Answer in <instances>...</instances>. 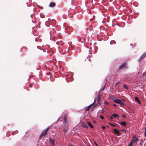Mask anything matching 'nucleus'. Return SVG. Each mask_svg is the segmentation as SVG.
<instances>
[{
    "label": "nucleus",
    "instance_id": "6ab92c4d",
    "mask_svg": "<svg viewBox=\"0 0 146 146\" xmlns=\"http://www.w3.org/2000/svg\"><path fill=\"white\" fill-rule=\"evenodd\" d=\"M89 106L86 107L85 109V111H88L89 110Z\"/></svg>",
    "mask_w": 146,
    "mask_h": 146
},
{
    "label": "nucleus",
    "instance_id": "c03bdc74",
    "mask_svg": "<svg viewBox=\"0 0 146 146\" xmlns=\"http://www.w3.org/2000/svg\"><path fill=\"white\" fill-rule=\"evenodd\" d=\"M54 29H54V28H52V30H54Z\"/></svg>",
    "mask_w": 146,
    "mask_h": 146
},
{
    "label": "nucleus",
    "instance_id": "f8f14e48",
    "mask_svg": "<svg viewBox=\"0 0 146 146\" xmlns=\"http://www.w3.org/2000/svg\"><path fill=\"white\" fill-rule=\"evenodd\" d=\"M87 124H88L89 126L91 128H92L94 127V126L92 125L90 122H88Z\"/></svg>",
    "mask_w": 146,
    "mask_h": 146
},
{
    "label": "nucleus",
    "instance_id": "4be33fe9",
    "mask_svg": "<svg viewBox=\"0 0 146 146\" xmlns=\"http://www.w3.org/2000/svg\"><path fill=\"white\" fill-rule=\"evenodd\" d=\"M133 142L131 141L130 142V143L128 145H132V144L133 143H134Z\"/></svg>",
    "mask_w": 146,
    "mask_h": 146
},
{
    "label": "nucleus",
    "instance_id": "7ed1b4c3",
    "mask_svg": "<svg viewBox=\"0 0 146 146\" xmlns=\"http://www.w3.org/2000/svg\"><path fill=\"white\" fill-rule=\"evenodd\" d=\"M55 140L54 139H52L51 138H49V142L50 145L52 146H54L55 145Z\"/></svg>",
    "mask_w": 146,
    "mask_h": 146
},
{
    "label": "nucleus",
    "instance_id": "09e8293b",
    "mask_svg": "<svg viewBox=\"0 0 146 146\" xmlns=\"http://www.w3.org/2000/svg\"><path fill=\"white\" fill-rule=\"evenodd\" d=\"M122 100L123 101V100Z\"/></svg>",
    "mask_w": 146,
    "mask_h": 146
},
{
    "label": "nucleus",
    "instance_id": "bb28decb",
    "mask_svg": "<svg viewBox=\"0 0 146 146\" xmlns=\"http://www.w3.org/2000/svg\"><path fill=\"white\" fill-rule=\"evenodd\" d=\"M68 16L70 18H72L73 17V15H71L70 16V14H68Z\"/></svg>",
    "mask_w": 146,
    "mask_h": 146
},
{
    "label": "nucleus",
    "instance_id": "7c9ffc66",
    "mask_svg": "<svg viewBox=\"0 0 146 146\" xmlns=\"http://www.w3.org/2000/svg\"><path fill=\"white\" fill-rule=\"evenodd\" d=\"M144 136L145 137H146V131L145 132H144Z\"/></svg>",
    "mask_w": 146,
    "mask_h": 146
},
{
    "label": "nucleus",
    "instance_id": "ea45409f",
    "mask_svg": "<svg viewBox=\"0 0 146 146\" xmlns=\"http://www.w3.org/2000/svg\"><path fill=\"white\" fill-rule=\"evenodd\" d=\"M70 81H71L72 80V78H70Z\"/></svg>",
    "mask_w": 146,
    "mask_h": 146
},
{
    "label": "nucleus",
    "instance_id": "72a5a7b5",
    "mask_svg": "<svg viewBox=\"0 0 146 146\" xmlns=\"http://www.w3.org/2000/svg\"><path fill=\"white\" fill-rule=\"evenodd\" d=\"M113 117L112 116H111L110 117V118L111 119H113Z\"/></svg>",
    "mask_w": 146,
    "mask_h": 146
},
{
    "label": "nucleus",
    "instance_id": "c85d7f7f",
    "mask_svg": "<svg viewBox=\"0 0 146 146\" xmlns=\"http://www.w3.org/2000/svg\"><path fill=\"white\" fill-rule=\"evenodd\" d=\"M96 101H94V102L92 103V104H90V106H92V105H93L94 104V103L96 102Z\"/></svg>",
    "mask_w": 146,
    "mask_h": 146
},
{
    "label": "nucleus",
    "instance_id": "f704fd0d",
    "mask_svg": "<svg viewBox=\"0 0 146 146\" xmlns=\"http://www.w3.org/2000/svg\"><path fill=\"white\" fill-rule=\"evenodd\" d=\"M113 100H118V101H119V100H120L119 99H114Z\"/></svg>",
    "mask_w": 146,
    "mask_h": 146
},
{
    "label": "nucleus",
    "instance_id": "dca6fc26",
    "mask_svg": "<svg viewBox=\"0 0 146 146\" xmlns=\"http://www.w3.org/2000/svg\"><path fill=\"white\" fill-rule=\"evenodd\" d=\"M63 119H64V122H65V123H68V122H67V120H66V117L65 116H64V117Z\"/></svg>",
    "mask_w": 146,
    "mask_h": 146
},
{
    "label": "nucleus",
    "instance_id": "423d86ee",
    "mask_svg": "<svg viewBox=\"0 0 146 146\" xmlns=\"http://www.w3.org/2000/svg\"><path fill=\"white\" fill-rule=\"evenodd\" d=\"M117 104H119L122 106H124L125 105V104L122 101H114Z\"/></svg>",
    "mask_w": 146,
    "mask_h": 146
},
{
    "label": "nucleus",
    "instance_id": "a878e982",
    "mask_svg": "<svg viewBox=\"0 0 146 146\" xmlns=\"http://www.w3.org/2000/svg\"><path fill=\"white\" fill-rule=\"evenodd\" d=\"M100 117L102 119H104V117L102 115H100Z\"/></svg>",
    "mask_w": 146,
    "mask_h": 146
},
{
    "label": "nucleus",
    "instance_id": "49530a36",
    "mask_svg": "<svg viewBox=\"0 0 146 146\" xmlns=\"http://www.w3.org/2000/svg\"><path fill=\"white\" fill-rule=\"evenodd\" d=\"M128 146H132V145H128Z\"/></svg>",
    "mask_w": 146,
    "mask_h": 146
},
{
    "label": "nucleus",
    "instance_id": "a19ab883",
    "mask_svg": "<svg viewBox=\"0 0 146 146\" xmlns=\"http://www.w3.org/2000/svg\"><path fill=\"white\" fill-rule=\"evenodd\" d=\"M58 49H59V52H60V49H59L60 47H58Z\"/></svg>",
    "mask_w": 146,
    "mask_h": 146
},
{
    "label": "nucleus",
    "instance_id": "473e14b6",
    "mask_svg": "<svg viewBox=\"0 0 146 146\" xmlns=\"http://www.w3.org/2000/svg\"><path fill=\"white\" fill-rule=\"evenodd\" d=\"M102 128L103 129H104L106 128V127L105 126H102Z\"/></svg>",
    "mask_w": 146,
    "mask_h": 146
},
{
    "label": "nucleus",
    "instance_id": "aec40b11",
    "mask_svg": "<svg viewBox=\"0 0 146 146\" xmlns=\"http://www.w3.org/2000/svg\"><path fill=\"white\" fill-rule=\"evenodd\" d=\"M15 132H16V133H18V130H16L13 131V132H12V134L13 135H14L15 134V133H14Z\"/></svg>",
    "mask_w": 146,
    "mask_h": 146
},
{
    "label": "nucleus",
    "instance_id": "79ce46f5",
    "mask_svg": "<svg viewBox=\"0 0 146 146\" xmlns=\"http://www.w3.org/2000/svg\"><path fill=\"white\" fill-rule=\"evenodd\" d=\"M47 52L48 53H49V50H47Z\"/></svg>",
    "mask_w": 146,
    "mask_h": 146
},
{
    "label": "nucleus",
    "instance_id": "c756f323",
    "mask_svg": "<svg viewBox=\"0 0 146 146\" xmlns=\"http://www.w3.org/2000/svg\"><path fill=\"white\" fill-rule=\"evenodd\" d=\"M143 139H141L140 140V142L141 143H143Z\"/></svg>",
    "mask_w": 146,
    "mask_h": 146
},
{
    "label": "nucleus",
    "instance_id": "412c9836",
    "mask_svg": "<svg viewBox=\"0 0 146 146\" xmlns=\"http://www.w3.org/2000/svg\"><path fill=\"white\" fill-rule=\"evenodd\" d=\"M121 131H123V133H125L126 132V131L123 129H121Z\"/></svg>",
    "mask_w": 146,
    "mask_h": 146
},
{
    "label": "nucleus",
    "instance_id": "1a4fd4ad",
    "mask_svg": "<svg viewBox=\"0 0 146 146\" xmlns=\"http://www.w3.org/2000/svg\"><path fill=\"white\" fill-rule=\"evenodd\" d=\"M56 44L58 45L62 46L63 45V43L62 41L61 40L60 41H57L56 42Z\"/></svg>",
    "mask_w": 146,
    "mask_h": 146
},
{
    "label": "nucleus",
    "instance_id": "ddd939ff",
    "mask_svg": "<svg viewBox=\"0 0 146 146\" xmlns=\"http://www.w3.org/2000/svg\"><path fill=\"white\" fill-rule=\"evenodd\" d=\"M55 5V4L54 3H51L49 5V7H53Z\"/></svg>",
    "mask_w": 146,
    "mask_h": 146
},
{
    "label": "nucleus",
    "instance_id": "f257e3e1",
    "mask_svg": "<svg viewBox=\"0 0 146 146\" xmlns=\"http://www.w3.org/2000/svg\"><path fill=\"white\" fill-rule=\"evenodd\" d=\"M63 127V131L65 133L68 131V123H64Z\"/></svg>",
    "mask_w": 146,
    "mask_h": 146
},
{
    "label": "nucleus",
    "instance_id": "2eb2a0df",
    "mask_svg": "<svg viewBox=\"0 0 146 146\" xmlns=\"http://www.w3.org/2000/svg\"><path fill=\"white\" fill-rule=\"evenodd\" d=\"M100 100V97L98 95L97 96L96 98L94 100L96 101V100Z\"/></svg>",
    "mask_w": 146,
    "mask_h": 146
},
{
    "label": "nucleus",
    "instance_id": "c9c22d12",
    "mask_svg": "<svg viewBox=\"0 0 146 146\" xmlns=\"http://www.w3.org/2000/svg\"><path fill=\"white\" fill-rule=\"evenodd\" d=\"M122 116H123V117L124 118H125V115H122Z\"/></svg>",
    "mask_w": 146,
    "mask_h": 146
},
{
    "label": "nucleus",
    "instance_id": "4468645a",
    "mask_svg": "<svg viewBox=\"0 0 146 146\" xmlns=\"http://www.w3.org/2000/svg\"><path fill=\"white\" fill-rule=\"evenodd\" d=\"M82 126L83 127H84L85 128H86V129H88V127L87 126V125L86 124H85L84 123H83L82 124Z\"/></svg>",
    "mask_w": 146,
    "mask_h": 146
},
{
    "label": "nucleus",
    "instance_id": "9b49d317",
    "mask_svg": "<svg viewBox=\"0 0 146 146\" xmlns=\"http://www.w3.org/2000/svg\"><path fill=\"white\" fill-rule=\"evenodd\" d=\"M112 115L113 117L114 118H116L117 117H119V115L117 114L113 113Z\"/></svg>",
    "mask_w": 146,
    "mask_h": 146
},
{
    "label": "nucleus",
    "instance_id": "de8ad7c7",
    "mask_svg": "<svg viewBox=\"0 0 146 146\" xmlns=\"http://www.w3.org/2000/svg\"><path fill=\"white\" fill-rule=\"evenodd\" d=\"M97 102H98V103H99V101H97Z\"/></svg>",
    "mask_w": 146,
    "mask_h": 146
},
{
    "label": "nucleus",
    "instance_id": "4c0bfd02",
    "mask_svg": "<svg viewBox=\"0 0 146 146\" xmlns=\"http://www.w3.org/2000/svg\"><path fill=\"white\" fill-rule=\"evenodd\" d=\"M113 105L115 106H116V105L115 104H113Z\"/></svg>",
    "mask_w": 146,
    "mask_h": 146
},
{
    "label": "nucleus",
    "instance_id": "a211bd4d",
    "mask_svg": "<svg viewBox=\"0 0 146 146\" xmlns=\"http://www.w3.org/2000/svg\"><path fill=\"white\" fill-rule=\"evenodd\" d=\"M55 32L54 31H51L50 32V36H53V35H52V34L53 33H54Z\"/></svg>",
    "mask_w": 146,
    "mask_h": 146
},
{
    "label": "nucleus",
    "instance_id": "6e6552de",
    "mask_svg": "<svg viewBox=\"0 0 146 146\" xmlns=\"http://www.w3.org/2000/svg\"><path fill=\"white\" fill-rule=\"evenodd\" d=\"M146 56V52L144 53L141 57L139 59V61L140 62L141 60L143 58Z\"/></svg>",
    "mask_w": 146,
    "mask_h": 146
},
{
    "label": "nucleus",
    "instance_id": "5701e85b",
    "mask_svg": "<svg viewBox=\"0 0 146 146\" xmlns=\"http://www.w3.org/2000/svg\"><path fill=\"white\" fill-rule=\"evenodd\" d=\"M109 124L112 126L115 127L116 126L115 125L111 123H110Z\"/></svg>",
    "mask_w": 146,
    "mask_h": 146
},
{
    "label": "nucleus",
    "instance_id": "cd10ccee",
    "mask_svg": "<svg viewBox=\"0 0 146 146\" xmlns=\"http://www.w3.org/2000/svg\"><path fill=\"white\" fill-rule=\"evenodd\" d=\"M94 144L96 146H99L96 141H94Z\"/></svg>",
    "mask_w": 146,
    "mask_h": 146
},
{
    "label": "nucleus",
    "instance_id": "39448f33",
    "mask_svg": "<svg viewBox=\"0 0 146 146\" xmlns=\"http://www.w3.org/2000/svg\"><path fill=\"white\" fill-rule=\"evenodd\" d=\"M113 130L114 133L117 136H119L121 135L119 131L117 129H114Z\"/></svg>",
    "mask_w": 146,
    "mask_h": 146
},
{
    "label": "nucleus",
    "instance_id": "58836bf2",
    "mask_svg": "<svg viewBox=\"0 0 146 146\" xmlns=\"http://www.w3.org/2000/svg\"><path fill=\"white\" fill-rule=\"evenodd\" d=\"M144 129H145L144 132H145V131H146V127H145L144 128Z\"/></svg>",
    "mask_w": 146,
    "mask_h": 146
},
{
    "label": "nucleus",
    "instance_id": "0eeeda50",
    "mask_svg": "<svg viewBox=\"0 0 146 146\" xmlns=\"http://www.w3.org/2000/svg\"><path fill=\"white\" fill-rule=\"evenodd\" d=\"M126 65V64L125 63H123V64H122L119 66V69L120 70L121 69H122L125 68Z\"/></svg>",
    "mask_w": 146,
    "mask_h": 146
},
{
    "label": "nucleus",
    "instance_id": "9d476101",
    "mask_svg": "<svg viewBox=\"0 0 146 146\" xmlns=\"http://www.w3.org/2000/svg\"><path fill=\"white\" fill-rule=\"evenodd\" d=\"M119 124L123 126H125L126 124V123L125 121H121L119 123Z\"/></svg>",
    "mask_w": 146,
    "mask_h": 146
},
{
    "label": "nucleus",
    "instance_id": "a18cd8bd",
    "mask_svg": "<svg viewBox=\"0 0 146 146\" xmlns=\"http://www.w3.org/2000/svg\"><path fill=\"white\" fill-rule=\"evenodd\" d=\"M112 44V43H111V42H110V44Z\"/></svg>",
    "mask_w": 146,
    "mask_h": 146
},
{
    "label": "nucleus",
    "instance_id": "b1692460",
    "mask_svg": "<svg viewBox=\"0 0 146 146\" xmlns=\"http://www.w3.org/2000/svg\"><path fill=\"white\" fill-rule=\"evenodd\" d=\"M135 100H139V98L137 97H135Z\"/></svg>",
    "mask_w": 146,
    "mask_h": 146
},
{
    "label": "nucleus",
    "instance_id": "e433bc0d",
    "mask_svg": "<svg viewBox=\"0 0 146 146\" xmlns=\"http://www.w3.org/2000/svg\"><path fill=\"white\" fill-rule=\"evenodd\" d=\"M53 54V52H51L50 54V55H52V54Z\"/></svg>",
    "mask_w": 146,
    "mask_h": 146
},
{
    "label": "nucleus",
    "instance_id": "2f4dec72",
    "mask_svg": "<svg viewBox=\"0 0 146 146\" xmlns=\"http://www.w3.org/2000/svg\"><path fill=\"white\" fill-rule=\"evenodd\" d=\"M68 146H72V145L71 143H69L68 144Z\"/></svg>",
    "mask_w": 146,
    "mask_h": 146
},
{
    "label": "nucleus",
    "instance_id": "37998d69",
    "mask_svg": "<svg viewBox=\"0 0 146 146\" xmlns=\"http://www.w3.org/2000/svg\"><path fill=\"white\" fill-rule=\"evenodd\" d=\"M89 106V108H90V105H89V106Z\"/></svg>",
    "mask_w": 146,
    "mask_h": 146
},
{
    "label": "nucleus",
    "instance_id": "20e7f679",
    "mask_svg": "<svg viewBox=\"0 0 146 146\" xmlns=\"http://www.w3.org/2000/svg\"><path fill=\"white\" fill-rule=\"evenodd\" d=\"M138 140V138L137 137V136L136 135H134L132 137V140L131 141L133 142V143H135L137 142Z\"/></svg>",
    "mask_w": 146,
    "mask_h": 146
},
{
    "label": "nucleus",
    "instance_id": "f3484780",
    "mask_svg": "<svg viewBox=\"0 0 146 146\" xmlns=\"http://www.w3.org/2000/svg\"><path fill=\"white\" fill-rule=\"evenodd\" d=\"M123 87L126 89H128V87L125 84H123Z\"/></svg>",
    "mask_w": 146,
    "mask_h": 146
},
{
    "label": "nucleus",
    "instance_id": "f03ea898",
    "mask_svg": "<svg viewBox=\"0 0 146 146\" xmlns=\"http://www.w3.org/2000/svg\"><path fill=\"white\" fill-rule=\"evenodd\" d=\"M48 128H49L48 127L45 131H42L40 136V138L42 137H44L46 135V131L48 129Z\"/></svg>",
    "mask_w": 146,
    "mask_h": 146
},
{
    "label": "nucleus",
    "instance_id": "393cba45",
    "mask_svg": "<svg viewBox=\"0 0 146 146\" xmlns=\"http://www.w3.org/2000/svg\"><path fill=\"white\" fill-rule=\"evenodd\" d=\"M141 106L142 104L141 102V101H136Z\"/></svg>",
    "mask_w": 146,
    "mask_h": 146
}]
</instances>
